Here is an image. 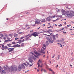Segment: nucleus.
I'll return each mask as SVG.
<instances>
[{"instance_id": "1", "label": "nucleus", "mask_w": 74, "mask_h": 74, "mask_svg": "<svg viewBox=\"0 0 74 74\" xmlns=\"http://www.w3.org/2000/svg\"><path fill=\"white\" fill-rule=\"evenodd\" d=\"M69 12H70V11H66L65 16H66V15H67V16H68V18H71L73 16V14H74V12L73 11H72L71 12V13H69Z\"/></svg>"}, {"instance_id": "2", "label": "nucleus", "mask_w": 74, "mask_h": 74, "mask_svg": "<svg viewBox=\"0 0 74 74\" xmlns=\"http://www.w3.org/2000/svg\"><path fill=\"white\" fill-rule=\"evenodd\" d=\"M10 70L12 71H18V68L17 67H13L12 66H11L10 67Z\"/></svg>"}, {"instance_id": "3", "label": "nucleus", "mask_w": 74, "mask_h": 74, "mask_svg": "<svg viewBox=\"0 0 74 74\" xmlns=\"http://www.w3.org/2000/svg\"><path fill=\"white\" fill-rule=\"evenodd\" d=\"M13 47V48H14L15 47H20V45H18V44H17L16 45H14L13 46H10V47Z\"/></svg>"}, {"instance_id": "4", "label": "nucleus", "mask_w": 74, "mask_h": 74, "mask_svg": "<svg viewBox=\"0 0 74 74\" xmlns=\"http://www.w3.org/2000/svg\"><path fill=\"white\" fill-rule=\"evenodd\" d=\"M23 14H24V12H21L20 14H19V15L20 17H25V16L23 15Z\"/></svg>"}, {"instance_id": "5", "label": "nucleus", "mask_w": 74, "mask_h": 74, "mask_svg": "<svg viewBox=\"0 0 74 74\" xmlns=\"http://www.w3.org/2000/svg\"><path fill=\"white\" fill-rule=\"evenodd\" d=\"M61 12L62 15H65V14L66 13V11H65V10L62 9Z\"/></svg>"}, {"instance_id": "6", "label": "nucleus", "mask_w": 74, "mask_h": 74, "mask_svg": "<svg viewBox=\"0 0 74 74\" xmlns=\"http://www.w3.org/2000/svg\"><path fill=\"white\" fill-rule=\"evenodd\" d=\"M33 33L34 36V37H36V36H38V35L37 34H39V32L38 33H37V32H35Z\"/></svg>"}, {"instance_id": "7", "label": "nucleus", "mask_w": 74, "mask_h": 74, "mask_svg": "<svg viewBox=\"0 0 74 74\" xmlns=\"http://www.w3.org/2000/svg\"><path fill=\"white\" fill-rule=\"evenodd\" d=\"M48 42L50 44H52V43L53 42V40H52V39L51 38H50V40L48 41Z\"/></svg>"}, {"instance_id": "8", "label": "nucleus", "mask_w": 74, "mask_h": 74, "mask_svg": "<svg viewBox=\"0 0 74 74\" xmlns=\"http://www.w3.org/2000/svg\"><path fill=\"white\" fill-rule=\"evenodd\" d=\"M41 23H40V22H35V24L33 25V26H36V24H37V25H40V24H41Z\"/></svg>"}, {"instance_id": "9", "label": "nucleus", "mask_w": 74, "mask_h": 74, "mask_svg": "<svg viewBox=\"0 0 74 74\" xmlns=\"http://www.w3.org/2000/svg\"><path fill=\"white\" fill-rule=\"evenodd\" d=\"M28 60L29 61V62L31 63H32V62H33V60H32V58L30 57L29 58Z\"/></svg>"}, {"instance_id": "10", "label": "nucleus", "mask_w": 74, "mask_h": 74, "mask_svg": "<svg viewBox=\"0 0 74 74\" xmlns=\"http://www.w3.org/2000/svg\"><path fill=\"white\" fill-rule=\"evenodd\" d=\"M18 69L19 71H21V70H22V68L21 67V66H20V65H19L18 66Z\"/></svg>"}, {"instance_id": "11", "label": "nucleus", "mask_w": 74, "mask_h": 74, "mask_svg": "<svg viewBox=\"0 0 74 74\" xmlns=\"http://www.w3.org/2000/svg\"><path fill=\"white\" fill-rule=\"evenodd\" d=\"M34 53L36 55H37V56H40V55H41V54L38 52H34Z\"/></svg>"}, {"instance_id": "12", "label": "nucleus", "mask_w": 74, "mask_h": 74, "mask_svg": "<svg viewBox=\"0 0 74 74\" xmlns=\"http://www.w3.org/2000/svg\"><path fill=\"white\" fill-rule=\"evenodd\" d=\"M53 41H55V40H56V37H55V35H53Z\"/></svg>"}, {"instance_id": "13", "label": "nucleus", "mask_w": 74, "mask_h": 74, "mask_svg": "<svg viewBox=\"0 0 74 74\" xmlns=\"http://www.w3.org/2000/svg\"><path fill=\"white\" fill-rule=\"evenodd\" d=\"M6 73L5 71V70H2L1 73V74H5Z\"/></svg>"}, {"instance_id": "14", "label": "nucleus", "mask_w": 74, "mask_h": 74, "mask_svg": "<svg viewBox=\"0 0 74 74\" xmlns=\"http://www.w3.org/2000/svg\"><path fill=\"white\" fill-rule=\"evenodd\" d=\"M21 67L23 69H25V66L23 64H21Z\"/></svg>"}, {"instance_id": "15", "label": "nucleus", "mask_w": 74, "mask_h": 74, "mask_svg": "<svg viewBox=\"0 0 74 74\" xmlns=\"http://www.w3.org/2000/svg\"><path fill=\"white\" fill-rule=\"evenodd\" d=\"M46 45L47 46H48V45H49V43L48 41H46Z\"/></svg>"}, {"instance_id": "16", "label": "nucleus", "mask_w": 74, "mask_h": 74, "mask_svg": "<svg viewBox=\"0 0 74 74\" xmlns=\"http://www.w3.org/2000/svg\"><path fill=\"white\" fill-rule=\"evenodd\" d=\"M40 22V20H38L37 19H36V21H35V23H36V22Z\"/></svg>"}, {"instance_id": "17", "label": "nucleus", "mask_w": 74, "mask_h": 74, "mask_svg": "<svg viewBox=\"0 0 74 74\" xmlns=\"http://www.w3.org/2000/svg\"><path fill=\"white\" fill-rule=\"evenodd\" d=\"M14 37H17L18 36V34H14Z\"/></svg>"}, {"instance_id": "18", "label": "nucleus", "mask_w": 74, "mask_h": 74, "mask_svg": "<svg viewBox=\"0 0 74 74\" xmlns=\"http://www.w3.org/2000/svg\"><path fill=\"white\" fill-rule=\"evenodd\" d=\"M46 39H47V40L48 41H49L50 40V38H49V37H47L46 38Z\"/></svg>"}, {"instance_id": "19", "label": "nucleus", "mask_w": 74, "mask_h": 74, "mask_svg": "<svg viewBox=\"0 0 74 74\" xmlns=\"http://www.w3.org/2000/svg\"><path fill=\"white\" fill-rule=\"evenodd\" d=\"M49 18H55V15H54L53 16H49Z\"/></svg>"}, {"instance_id": "20", "label": "nucleus", "mask_w": 74, "mask_h": 74, "mask_svg": "<svg viewBox=\"0 0 74 74\" xmlns=\"http://www.w3.org/2000/svg\"><path fill=\"white\" fill-rule=\"evenodd\" d=\"M3 69L5 70H7V68L5 66H3Z\"/></svg>"}, {"instance_id": "21", "label": "nucleus", "mask_w": 74, "mask_h": 74, "mask_svg": "<svg viewBox=\"0 0 74 74\" xmlns=\"http://www.w3.org/2000/svg\"><path fill=\"white\" fill-rule=\"evenodd\" d=\"M64 40L63 38H62L61 40H60L61 42H63Z\"/></svg>"}, {"instance_id": "22", "label": "nucleus", "mask_w": 74, "mask_h": 74, "mask_svg": "<svg viewBox=\"0 0 74 74\" xmlns=\"http://www.w3.org/2000/svg\"><path fill=\"white\" fill-rule=\"evenodd\" d=\"M12 51H13L12 49L11 48L10 50L8 52H12Z\"/></svg>"}, {"instance_id": "23", "label": "nucleus", "mask_w": 74, "mask_h": 74, "mask_svg": "<svg viewBox=\"0 0 74 74\" xmlns=\"http://www.w3.org/2000/svg\"><path fill=\"white\" fill-rule=\"evenodd\" d=\"M32 36H34H34L33 34V33H32V34L30 35L29 36V37H31Z\"/></svg>"}, {"instance_id": "24", "label": "nucleus", "mask_w": 74, "mask_h": 74, "mask_svg": "<svg viewBox=\"0 0 74 74\" xmlns=\"http://www.w3.org/2000/svg\"><path fill=\"white\" fill-rule=\"evenodd\" d=\"M25 45H24V43H23L22 44H21V47H23Z\"/></svg>"}, {"instance_id": "25", "label": "nucleus", "mask_w": 74, "mask_h": 74, "mask_svg": "<svg viewBox=\"0 0 74 74\" xmlns=\"http://www.w3.org/2000/svg\"><path fill=\"white\" fill-rule=\"evenodd\" d=\"M60 56L59 55H58V57H57V58L58 59H57V60H59V58H60Z\"/></svg>"}, {"instance_id": "26", "label": "nucleus", "mask_w": 74, "mask_h": 74, "mask_svg": "<svg viewBox=\"0 0 74 74\" xmlns=\"http://www.w3.org/2000/svg\"><path fill=\"white\" fill-rule=\"evenodd\" d=\"M48 31H49L50 32H53V31H52V29H48Z\"/></svg>"}, {"instance_id": "27", "label": "nucleus", "mask_w": 74, "mask_h": 74, "mask_svg": "<svg viewBox=\"0 0 74 74\" xmlns=\"http://www.w3.org/2000/svg\"><path fill=\"white\" fill-rule=\"evenodd\" d=\"M29 35H30V34H29L27 35H25L24 37H27L29 36Z\"/></svg>"}, {"instance_id": "28", "label": "nucleus", "mask_w": 74, "mask_h": 74, "mask_svg": "<svg viewBox=\"0 0 74 74\" xmlns=\"http://www.w3.org/2000/svg\"><path fill=\"white\" fill-rule=\"evenodd\" d=\"M0 36L2 37H3V34H0Z\"/></svg>"}, {"instance_id": "29", "label": "nucleus", "mask_w": 74, "mask_h": 74, "mask_svg": "<svg viewBox=\"0 0 74 74\" xmlns=\"http://www.w3.org/2000/svg\"><path fill=\"white\" fill-rule=\"evenodd\" d=\"M26 63L27 64V65H30V64H29V62H27V61H26Z\"/></svg>"}, {"instance_id": "30", "label": "nucleus", "mask_w": 74, "mask_h": 74, "mask_svg": "<svg viewBox=\"0 0 74 74\" xmlns=\"http://www.w3.org/2000/svg\"><path fill=\"white\" fill-rule=\"evenodd\" d=\"M33 58L34 60H37V59L36 58L34 57Z\"/></svg>"}, {"instance_id": "31", "label": "nucleus", "mask_w": 74, "mask_h": 74, "mask_svg": "<svg viewBox=\"0 0 74 74\" xmlns=\"http://www.w3.org/2000/svg\"><path fill=\"white\" fill-rule=\"evenodd\" d=\"M55 36L57 38H58V34H56L55 35Z\"/></svg>"}, {"instance_id": "32", "label": "nucleus", "mask_w": 74, "mask_h": 74, "mask_svg": "<svg viewBox=\"0 0 74 74\" xmlns=\"http://www.w3.org/2000/svg\"><path fill=\"white\" fill-rule=\"evenodd\" d=\"M43 46L45 47V48H46V47H47V46H46V45H45V44H44L43 45Z\"/></svg>"}, {"instance_id": "33", "label": "nucleus", "mask_w": 74, "mask_h": 74, "mask_svg": "<svg viewBox=\"0 0 74 74\" xmlns=\"http://www.w3.org/2000/svg\"><path fill=\"white\" fill-rule=\"evenodd\" d=\"M43 51H44V50L43 49H41V51H40V52L41 53L42 52H43Z\"/></svg>"}, {"instance_id": "34", "label": "nucleus", "mask_w": 74, "mask_h": 74, "mask_svg": "<svg viewBox=\"0 0 74 74\" xmlns=\"http://www.w3.org/2000/svg\"><path fill=\"white\" fill-rule=\"evenodd\" d=\"M7 45L8 46H10V45H11V44L9 43V44H8Z\"/></svg>"}, {"instance_id": "35", "label": "nucleus", "mask_w": 74, "mask_h": 74, "mask_svg": "<svg viewBox=\"0 0 74 74\" xmlns=\"http://www.w3.org/2000/svg\"><path fill=\"white\" fill-rule=\"evenodd\" d=\"M25 38V37L24 36H22V37H21V40H22V39H23V38Z\"/></svg>"}, {"instance_id": "36", "label": "nucleus", "mask_w": 74, "mask_h": 74, "mask_svg": "<svg viewBox=\"0 0 74 74\" xmlns=\"http://www.w3.org/2000/svg\"><path fill=\"white\" fill-rule=\"evenodd\" d=\"M12 44L14 45L15 44V41H14L13 42H12Z\"/></svg>"}, {"instance_id": "37", "label": "nucleus", "mask_w": 74, "mask_h": 74, "mask_svg": "<svg viewBox=\"0 0 74 74\" xmlns=\"http://www.w3.org/2000/svg\"><path fill=\"white\" fill-rule=\"evenodd\" d=\"M58 26L59 27H60L61 26H62V25L61 24H60V25H58Z\"/></svg>"}, {"instance_id": "38", "label": "nucleus", "mask_w": 74, "mask_h": 74, "mask_svg": "<svg viewBox=\"0 0 74 74\" xmlns=\"http://www.w3.org/2000/svg\"><path fill=\"white\" fill-rule=\"evenodd\" d=\"M18 41L20 42V44H21V42H22V40H20Z\"/></svg>"}, {"instance_id": "39", "label": "nucleus", "mask_w": 74, "mask_h": 74, "mask_svg": "<svg viewBox=\"0 0 74 74\" xmlns=\"http://www.w3.org/2000/svg\"><path fill=\"white\" fill-rule=\"evenodd\" d=\"M3 38V39H4V40H5L6 39V38H5V36H3V37H2Z\"/></svg>"}, {"instance_id": "40", "label": "nucleus", "mask_w": 74, "mask_h": 74, "mask_svg": "<svg viewBox=\"0 0 74 74\" xmlns=\"http://www.w3.org/2000/svg\"><path fill=\"white\" fill-rule=\"evenodd\" d=\"M42 21H43V22H45V19H43L42 20Z\"/></svg>"}, {"instance_id": "41", "label": "nucleus", "mask_w": 74, "mask_h": 74, "mask_svg": "<svg viewBox=\"0 0 74 74\" xmlns=\"http://www.w3.org/2000/svg\"><path fill=\"white\" fill-rule=\"evenodd\" d=\"M23 64L24 65H25V66H27V64H26V63L24 62L23 63Z\"/></svg>"}, {"instance_id": "42", "label": "nucleus", "mask_w": 74, "mask_h": 74, "mask_svg": "<svg viewBox=\"0 0 74 74\" xmlns=\"http://www.w3.org/2000/svg\"><path fill=\"white\" fill-rule=\"evenodd\" d=\"M50 18L49 17H47V18H46V20H48Z\"/></svg>"}, {"instance_id": "43", "label": "nucleus", "mask_w": 74, "mask_h": 74, "mask_svg": "<svg viewBox=\"0 0 74 74\" xmlns=\"http://www.w3.org/2000/svg\"><path fill=\"white\" fill-rule=\"evenodd\" d=\"M1 67L0 66V72H1Z\"/></svg>"}, {"instance_id": "44", "label": "nucleus", "mask_w": 74, "mask_h": 74, "mask_svg": "<svg viewBox=\"0 0 74 74\" xmlns=\"http://www.w3.org/2000/svg\"><path fill=\"white\" fill-rule=\"evenodd\" d=\"M29 37H27V38H25V40H28V39H29Z\"/></svg>"}, {"instance_id": "45", "label": "nucleus", "mask_w": 74, "mask_h": 74, "mask_svg": "<svg viewBox=\"0 0 74 74\" xmlns=\"http://www.w3.org/2000/svg\"><path fill=\"white\" fill-rule=\"evenodd\" d=\"M57 41H58V42H61V41H60V40H57Z\"/></svg>"}, {"instance_id": "46", "label": "nucleus", "mask_w": 74, "mask_h": 74, "mask_svg": "<svg viewBox=\"0 0 74 74\" xmlns=\"http://www.w3.org/2000/svg\"><path fill=\"white\" fill-rule=\"evenodd\" d=\"M2 48H3L4 49H7V48H5V47H2Z\"/></svg>"}, {"instance_id": "47", "label": "nucleus", "mask_w": 74, "mask_h": 74, "mask_svg": "<svg viewBox=\"0 0 74 74\" xmlns=\"http://www.w3.org/2000/svg\"><path fill=\"white\" fill-rule=\"evenodd\" d=\"M62 29H58V31H60L61 32H63V31H62Z\"/></svg>"}, {"instance_id": "48", "label": "nucleus", "mask_w": 74, "mask_h": 74, "mask_svg": "<svg viewBox=\"0 0 74 74\" xmlns=\"http://www.w3.org/2000/svg\"><path fill=\"white\" fill-rule=\"evenodd\" d=\"M8 41V40H5L4 41L5 42H7V41Z\"/></svg>"}, {"instance_id": "49", "label": "nucleus", "mask_w": 74, "mask_h": 74, "mask_svg": "<svg viewBox=\"0 0 74 74\" xmlns=\"http://www.w3.org/2000/svg\"><path fill=\"white\" fill-rule=\"evenodd\" d=\"M17 39H19V38H15V40H17Z\"/></svg>"}, {"instance_id": "50", "label": "nucleus", "mask_w": 74, "mask_h": 74, "mask_svg": "<svg viewBox=\"0 0 74 74\" xmlns=\"http://www.w3.org/2000/svg\"><path fill=\"white\" fill-rule=\"evenodd\" d=\"M63 34H66V32H63Z\"/></svg>"}, {"instance_id": "51", "label": "nucleus", "mask_w": 74, "mask_h": 74, "mask_svg": "<svg viewBox=\"0 0 74 74\" xmlns=\"http://www.w3.org/2000/svg\"><path fill=\"white\" fill-rule=\"evenodd\" d=\"M1 45H2V48H3V47H4V45H3L2 44H1Z\"/></svg>"}, {"instance_id": "52", "label": "nucleus", "mask_w": 74, "mask_h": 74, "mask_svg": "<svg viewBox=\"0 0 74 74\" xmlns=\"http://www.w3.org/2000/svg\"><path fill=\"white\" fill-rule=\"evenodd\" d=\"M39 33H43V32H39Z\"/></svg>"}, {"instance_id": "53", "label": "nucleus", "mask_w": 74, "mask_h": 74, "mask_svg": "<svg viewBox=\"0 0 74 74\" xmlns=\"http://www.w3.org/2000/svg\"><path fill=\"white\" fill-rule=\"evenodd\" d=\"M49 70V71H52V69H50Z\"/></svg>"}, {"instance_id": "54", "label": "nucleus", "mask_w": 74, "mask_h": 74, "mask_svg": "<svg viewBox=\"0 0 74 74\" xmlns=\"http://www.w3.org/2000/svg\"><path fill=\"white\" fill-rule=\"evenodd\" d=\"M47 32L48 33H49V34H50V32H49V31L48 30L47 31Z\"/></svg>"}, {"instance_id": "55", "label": "nucleus", "mask_w": 74, "mask_h": 74, "mask_svg": "<svg viewBox=\"0 0 74 74\" xmlns=\"http://www.w3.org/2000/svg\"><path fill=\"white\" fill-rule=\"evenodd\" d=\"M48 21H51V19H50V18H49V19L48 20Z\"/></svg>"}, {"instance_id": "56", "label": "nucleus", "mask_w": 74, "mask_h": 74, "mask_svg": "<svg viewBox=\"0 0 74 74\" xmlns=\"http://www.w3.org/2000/svg\"><path fill=\"white\" fill-rule=\"evenodd\" d=\"M43 53V54H45V52H42L41 53Z\"/></svg>"}, {"instance_id": "57", "label": "nucleus", "mask_w": 74, "mask_h": 74, "mask_svg": "<svg viewBox=\"0 0 74 74\" xmlns=\"http://www.w3.org/2000/svg\"><path fill=\"white\" fill-rule=\"evenodd\" d=\"M26 14H28V15H29V12H27L26 13Z\"/></svg>"}, {"instance_id": "58", "label": "nucleus", "mask_w": 74, "mask_h": 74, "mask_svg": "<svg viewBox=\"0 0 74 74\" xmlns=\"http://www.w3.org/2000/svg\"><path fill=\"white\" fill-rule=\"evenodd\" d=\"M1 48L2 49V50H3V51H4V49L3 48L1 47Z\"/></svg>"}, {"instance_id": "59", "label": "nucleus", "mask_w": 74, "mask_h": 74, "mask_svg": "<svg viewBox=\"0 0 74 74\" xmlns=\"http://www.w3.org/2000/svg\"><path fill=\"white\" fill-rule=\"evenodd\" d=\"M70 26H71V25H67V27H69Z\"/></svg>"}, {"instance_id": "60", "label": "nucleus", "mask_w": 74, "mask_h": 74, "mask_svg": "<svg viewBox=\"0 0 74 74\" xmlns=\"http://www.w3.org/2000/svg\"><path fill=\"white\" fill-rule=\"evenodd\" d=\"M59 20V18H58L57 19H56V21H58V20Z\"/></svg>"}, {"instance_id": "61", "label": "nucleus", "mask_w": 74, "mask_h": 74, "mask_svg": "<svg viewBox=\"0 0 74 74\" xmlns=\"http://www.w3.org/2000/svg\"><path fill=\"white\" fill-rule=\"evenodd\" d=\"M56 20H53V22H56Z\"/></svg>"}, {"instance_id": "62", "label": "nucleus", "mask_w": 74, "mask_h": 74, "mask_svg": "<svg viewBox=\"0 0 74 74\" xmlns=\"http://www.w3.org/2000/svg\"><path fill=\"white\" fill-rule=\"evenodd\" d=\"M25 40L24 39H23V41H22V42H24V41H25Z\"/></svg>"}, {"instance_id": "63", "label": "nucleus", "mask_w": 74, "mask_h": 74, "mask_svg": "<svg viewBox=\"0 0 74 74\" xmlns=\"http://www.w3.org/2000/svg\"><path fill=\"white\" fill-rule=\"evenodd\" d=\"M42 48L43 49H45H45H46L45 48H44L43 47Z\"/></svg>"}, {"instance_id": "64", "label": "nucleus", "mask_w": 74, "mask_h": 74, "mask_svg": "<svg viewBox=\"0 0 74 74\" xmlns=\"http://www.w3.org/2000/svg\"><path fill=\"white\" fill-rule=\"evenodd\" d=\"M52 74H55V72L53 71L52 72Z\"/></svg>"}]
</instances>
